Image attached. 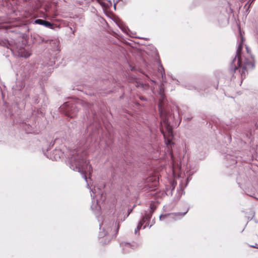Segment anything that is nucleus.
<instances>
[{
  "label": "nucleus",
  "instance_id": "nucleus-1",
  "mask_svg": "<svg viewBox=\"0 0 258 258\" xmlns=\"http://www.w3.org/2000/svg\"><path fill=\"white\" fill-rule=\"evenodd\" d=\"M90 144V140H87L85 143H81L76 149L70 150L68 153L69 163L70 167L72 170L81 173L83 178L87 182L86 174L90 173L91 166L87 159V152Z\"/></svg>",
  "mask_w": 258,
  "mask_h": 258
},
{
  "label": "nucleus",
  "instance_id": "nucleus-2",
  "mask_svg": "<svg viewBox=\"0 0 258 258\" xmlns=\"http://www.w3.org/2000/svg\"><path fill=\"white\" fill-rule=\"evenodd\" d=\"M243 42V37H241V41L239 43L236 50V56L233 60L231 64V69H233L234 71L237 70L238 68H241L240 72L241 73L242 78L245 77V71L247 68L253 69L254 66L252 60H249L241 55ZM251 59H252V58H251Z\"/></svg>",
  "mask_w": 258,
  "mask_h": 258
},
{
  "label": "nucleus",
  "instance_id": "nucleus-3",
  "mask_svg": "<svg viewBox=\"0 0 258 258\" xmlns=\"http://www.w3.org/2000/svg\"><path fill=\"white\" fill-rule=\"evenodd\" d=\"M160 96L158 108L160 113V116L161 117V120L160 122L161 125V130L163 132V127H164L168 132L169 134H170L172 130V128L170 125L169 121L170 115L164 111V105L165 96L162 92L161 87L160 88Z\"/></svg>",
  "mask_w": 258,
  "mask_h": 258
},
{
  "label": "nucleus",
  "instance_id": "nucleus-4",
  "mask_svg": "<svg viewBox=\"0 0 258 258\" xmlns=\"http://www.w3.org/2000/svg\"><path fill=\"white\" fill-rule=\"evenodd\" d=\"M82 103V101H79L77 103L67 102L60 107V109L61 111L63 110L66 115L73 118L76 115L79 109V105Z\"/></svg>",
  "mask_w": 258,
  "mask_h": 258
},
{
  "label": "nucleus",
  "instance_id": "nucleus-5",
  "mask_svg": "<svg viewBox=\"0 0 258 258\" xmlns=\"http://www.w3.org/2000/svg\"><path fill=\"white\" fill-rule=\"evenodd\" d=\"M26 45L23 41H18L12 44L11 50L15 54L20 57L27 58L30 56L31 53L25 47Z\"/></svg>",
  "mask_w": 258,
  "mask_h": 258
},
{
  "label": "nucleus",
  "instance_id": "nucleus-6",
  "mask_svg": "<svg viewBox=\"0 0 258 258\" xmlns=\"http://www.w3.org/2000/svg\"><path fill=\"white\" fill-rule=\"evenodd\" d=\"M146 183L150 190H155L159 184V177L156 175L149 176L146 180Z\"/></svg>",
  "mask_w": 258,
  "mask_h": 258
},
{
  "label": "nucleus",
  "instance_id": "nucleus-7",
  "mask_svg": "<svg viewBox=\"0 0 258 258\" xmlns=\"http://www.w3.org/2000/svg\"><path fill=\"white\" fill-rule=\"evenodd\" d=\"M188 208L184 212H177V213H170L168 214L161 215L160 216V220H161L162 218H164L167 216H169L170 218L173 219L174 220H177L180 219L183 217L188 212Z\"/></svg>",
  "mask_w": 258,
  "mask_h": 258
},
{
  "label": "nucleus",
  "instance_id": "nucleus-8",
  "mask_svg": "<svg viewBox=\"0 0 258 258\" xmlns=\"http://www.w3.org/2000/svg\"><path fill=\"white\" fill-rule=\"evenodd\" d=\"M152 217V212H150L149 214L143 216L141 220L139 222L137 228L135 229V233L139 234V230L141 228L143 225L147 221L149 220Z\"/></svg>",
  "mask_w": 258,
  "mask_h": 258
},
{
  "label": "nucleus",
  "instance_id": "nucleus-9",
  "mask_svg": "<svg viewBox=\"0 0 258 258\" xmlns=\"http://www.w3.org/2000/svg\"><path fill=\"white\" fill-rule=\"evenodd\" d=\"M62 155L63 152L60 149H55L51 154L50 158L52 160L57 161L60 159Z\"/></svg>",
  "mask_w": 258,
  "mask_h": 258
},
{
  "label": "nucleus",
  "instance_id": "nucleus-10",
  "mask_svg": "<svg viewBox=\"0 0 258 258\" xmlns=\"http://www.w3.org/2000/svg\"><path fill=\"white\" fill-rule=\"evenodd\" d=\"M25 87V84L23 81H17L16 84L15 86H13V93L15 95H16L17 91H21L24 87Z\"/></svg>",
  "mask_w": 258,
  "mask_h": 258
},
{
  "label": "nucleus",
  "instance_id": "nucleus-11",
  "mask_svg": "<svg viewBox=\"0 0 258 258\" xmlns=\"http://www.w3.org/2000/svg\"><path fill=\"white\" fill-rule=\"evenodd\" d=\"M49 43L52 47V49L54 51H59V42L57 39H53L48 40Z\"/></svg>",
  "mask_w": 258,
  "mask_h": 258
},
{
  "label": "nucleus",
  "instance_id": "nucleus-12",
  "mask_svg": "<svg viewBox=\"0 0 258 258\" xmlns=\"http://www.w3.org/2000/svg\"><path fill=\"white\" fill-rule=\"evenodd\" d=\"M134 85L138 88H141L143 90H146L149 88V85L146 84L141 83L140 81L136 80L134 82Z\"/></svg>",
  "mask_w": 258,
  "mask_h": 258
},
{
  "label": "nucleus",
  "instance_id": "nucleus-13",
  "mask_svg": "<svg viewBox=\"0 0 258 258\" xmlns=\"http://www.w3.org/2000/svg\"><path fill=\"white\" fill-rule=\"evenodd\" d=\"M34 39L35 40V42L38 44H41L43 42L47 43L48 42V40H45L43 37L39 35H37L35 36H34Z\"/></svg>",
  "mask_w": 258,
  "mask_h": 258
},
{
  "label": "nucleus",
  "instance_id": "nucleus-14",
  "mask_svg": "<svg viewBox=\"0 0 258 258\" xmlns=\"http://www.w3.org/2000/svg\"><path fill=\"white\" fill-rule=\"evenodd\" d=\"M0 45L11 49L12 44L10 43L9 41L6 39L0 38Z\"/></svg>",
  "mask_w": 258,
  "mask_h": 258
},
{
  "label": "nucleus",
  "instance_id": "nucleus-15",
  "mask_svg": "<svg viewBox=\"0 0 258 258\" xmlns=\"http://www.w3.org/2000/svg\"><path fill=\"white\" fill-rule=\"evenodd\" d=\"M121 245L123 247V248L125 252H129L128 249L131 248L133 246L130 243H121Z\"/></svg>",
  "mask_w": 258,
  "mask_h": 258
},
{
  "label": "nucleus",
  "instance_id": "nucleus-16",
  "mask_svg": "<svg viewBox=\"0 0 258 258\" xmlns=\"http://www.w3.org/2000/svg\"><path fill=\"white\" fill-rule=\"evenodd\" d=\"M91 191L93 192V194H94L93 195V199H95V197H96L98 195V194H101V196L102 197L103 196V192H100L99 193H98L97 192V187H94V190H91Z\"/></svg>",
  "mask_w": 258,
  "mask_h": 258
},
{
  "label": "nucleus",
  "instance_id": "nucleus-17",
  "mask_svg": "<svg viewBox=\"0 0 258 258\" xmlns=\"http://www.w3.org/2000/svg\"><path fill=\"white\" fill-rule=\"evenodd\" d=\"M43 26L47 27V28H51L53 26V24H52L51 23L48 22V21H47L46 20L44 21V23H43Z\"/></svg>",
  "mask_w": 258,
  "mask_h": 258
},
{
  "label": "nucleus",
  "instance_id": "nucleus-18",
  "mask_svg": "<svg viewBox=\"0 0 258 258\" xmlns=\"http://www.w3.org/2000/svg\"><path fill=\"white\" fill-rule=\"evenodd\" d=\"M44 21H45L44 20H42V19H36L34 21V23L43 25Z\"/></svg>",
  "mask_w": 258,
  "mask_h": 258
},
{
  "label": "nucleus",
  "instance_id": "nucleus-19",
  "mask_svg": "<svg viewBox=\"0 0 258 258\" xmlns=\"http://www.w3.org/2000/svg\"><path fill=\"white\" fill-rule=\"evenodd\" d=\"M150 208H151V210L149 211V213L146 212L144 216L149 214L150 213V212H152V214H153L154 210L155 209V207H154V206L153 205H151Z\"/></svg>",
  "mask_w": 258,
  "mask_h": 258
},
{
  "label": "nucleus",
  "instance_id": "nucleus-20",
  "mask_svg": "<svg viewBox=\"0 0 258 258\" xmlns=\"http://www.w3.org/2000/svg\"><path fill=\"white\" fill-rule=\"evenodd\" d=\"M246 49L247 53L249 55H250V49L247 46H246Z\"/></svg>",
  "mask_w": 258,
  "mask_h": 258
},
{
  "label": "nucleus",
  "instance_id": "nucleus-21",
  "mask_svg": "<svg viewBox=\"0 0 258 258\" xmlns=\"http://www.w3.org/2000/svg\"><path fill=\"white\" fill-rule=\"evenodd\" d=\"M119 227V224H118V225H117V229H116V234H117V233L118 232Z\"/></svg>",
  "mask_w": 258,
  "mask_h": 258
},
{
  "label": "nucleus",
  "instance_id": "nucleus-22",
  "mask_svg": "<svg viewBox=\"0 0 258 258\" xmlns=\"http://www.w3.org/2000/svg\"><path fill=\"white\" fill-rule=\"evenodd\" d=\"M148 225H149V224H148L147 225V224L143 226V229H145V228L146 227V226H148Z\"/></svg>",
  "mask_w": 258,
  "mask_h": 258
},
{
  "label": "nucleus",
  "instance_id": "nucleus-23",
  "mask_svg": "<svg viewBox=\"0 0 258 258\" xmlns=\"http://www.w3.org/2000/svg\"><path fill=\"white\" fill-rule=\"evenodd\" d=\"M252 247H255V248H258V244L255 246H252Z\"/></svg>",
  "mask_w": 258,
  "mask_h": 258
},
{
  "label": "nucleus",
  "instance_id": "nucleus-24",
  "mask_svg": "<svg viewBox=\"0 0 258 258\" xmlns=\"http://www.w3.org/2000/svg\"><path fill=\"white\" fill-rule=\"evenodd\" d=\"M140 98L141 99V100H144V97H140Z\"/></svg>",
  "mask_w": 258,
  "mask_h": 258
},
{
  "label": "nucleus",
  "instance_id": "nucleus-25",
  "mask_svg": "<svg viewBox=\"0 0 258 258\" xmlns=\"http://www.w3.org/2000/svg\"><path fill=\"white\" fill-rule=\"evenodd\" d=\"M98 1V2H99V3L101 4V0H97Z\"/></svg>",
  "mask_w": 258,
  "mask_h": 258
},
{
  "label": "nucleus",
  "instance_id": "nucleus-26",
  "mask_svg": "<svg viewBox=\"0 0 258 258\" xmlns=\"http://www.w3.org/2000/svg\"><path fill=\"white\" fill-rule=\"evenodd\" d=\"M35 102H36V103H38V101H37V99H36V100H35Z\"/></svg>",
  "mask_w": 258,
  "mask_h": 258
},
{
  "label": "nucleus",
  "instance_id": "nucleus-27",
  "mask_svg": "<svg viewBox=\"0 0 258 258\" xmlns=\"http://www.w3.org/2000/svg\"><path fill=\"white\" fill-rule=\"evenodd\" d=\"M151 226H152V225H150L149 226V228H150Z\"/></svg>",
  "mask_w": 258,
  "mask_h": 258
}]
</instances>
